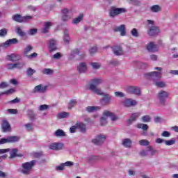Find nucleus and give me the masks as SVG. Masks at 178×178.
I'll list each match as a JSON object with an SVG mask.
<instances>
[{"label":"nucleus","instance_id":"f257e3e1","mask_svg":"<svg viewBox=\"0 0 178 178\" xmlns=\"http://www.w3.org/2000/svg\"><path fill=\"white\" fill-rule=\"evenodd\" d=\"M145 77L146 79H149V80H153L155 83V86L156 87H159L160 88H163V87H166V84L163 81H158V80H161L162 79V73L159 72H152L145 74Z\"/></svg>","mask_w":178,"mask_h":178},{"label":"nucleus","instance_id":"f03ea898","mask_svg":"<svg viewBox=\"0 0 178 178\" xmlns=\"http://www.w3.org/2000/svg\"><path fill=\"white\" fill-rule=\"evenodd\" d=\"M102 79H92V83L90 85L89 90L95 92V94H97V95H104V92L99 88H97V86H99V84H102Z\"/></svg>","mask_w":178,"mask_h":178},{"label":"nucleus","instance_id":"7ed1b4c3","mask_svg":"<svg viewBox=\"0 0 178 178\" xmlns=\"http://www.w3.org/2000/svg\"><path fill=\"white\" fill-rule=\"evenodd\" d=\"M36 163H37V161L35 160H32L31 161L22 163V173L24 175H30V173L31 172V170L34 166H35Z\"/></svg>","mask_w":178,"mask_h":178},{"label":"nucleus","instance_id":"20e7f679","mask_svg":"<svg viewBox=\"0 0 178 178\" xmlns=\"http://www.w3.org/2000/svg\"><path fill=\"white\" fill-rule=\"evenodd\" d=\"M13 19L17 23H29L30 20H33V16H24L16 14L13 16Z\"/></svg>","mask_w":178,"mask_h":178},{"label":"nucleus","instance_id":"39448f33","mask_svg":"<svg viewBox=\"0 0 178 178\" xmlns=\"http://www.w3.org/2000/svg\"><path fill=\"white\" fill-rule=\"evenodd\" d=\"M127 10L126 8H118L116 7H111L109 10V15L111 17H115L118 15H121V13H126Z\"/></svg>","mask_w":178,"mask_h":178},{"label":"nucleus","instance_id":"423d86ee","mask_svg":"<svg viewBox=\"0 0 178 178\" xmlns=\"http://www.w3.org/2000/svg\"><path fill=\"white\" fill-rule=\"evenodd\" d=\"M157 98L161 105H165L166 99L169 98V93L165 90H161L157 95Z\"/></svg>","mask_w":178,"mask_h":178},{"label":"nucleus","instance_id":"0eeeda50","mask_svg":"<svg viewBox=\"0 0 178 178\" xmlns=\"http://www.w3.org/2000/svg\"><path fill=\"white\" fill-rule=\"evenodd\" d=\"M19 140H20V137L15 136H8L7 138H3L0 140V145L8 143H17Z\"/></svg>","mask_w":178,"mask_h":178},{"label":"nucleus","instance_id":"6e6552de","mask_svg":"<svg viewBox=\"0 0 178 178\" xmlns=\"http://www.w3.org/2000/svg\"><path fill=\"white\" fill-rule=\"evenodd\" d=\"M126 91L129 94H134L135 95H140L141 89L137 86H128L126 88Z\"/></svg>","mask_w":178,"mask_h":178},{"label":"nucleus","instance_id":"1a4fd4ad","mask_svg":"<svg viewBox=\"0 0 178 178\" xmlns=\"http://www.w3.org/2000/svg\"><path fill=\"white\" fill-rule=\"evenodd\" d=\"M63 17L62 20L63 22H67L70 19H72V10H69L67 8H64L62 10Z\"/></svg>","mask_w":178,"mask_h":178},{"label":"nucleus","instance_id":"9d476101","mask_svg":"<svg viewBox=\"0 0 178 178\" xmlns=\"http://www.w3.org/2000/svg\"><path fill=\"white\" fill-rule=\"evenodd\" d=\"M24 67V63L23 62H19V63H10V64H7L6 65V67H7V69L9 70H12V69H22V67Z\"/></svg>","mask_w":178,"mask_h":178},{"label":"nucleus","instance_id":"9b49d317","mask_svg":"<svg viewBox=\"0 0 178 178\" xmlns=\"http://www.w3.org/2000/svg\"><path fill=\"white\" fill-rule=\"evenodd\" d=\"M105 140H106V137H105L104 135H99L97 136V138L92 140V143H93V144H95V145H101V144L104 143V141H105Z\"/></svg>","mask_w":178,"mask_h":178},{"label":"nucleus","instance_id":"f8f14e48","mask_svg":"<svg viewBox=\"0 0 178 178\" xmlns=\"http://www.w3.org/2000/svg\"><path fill=\"white\" fill-rule=\"evenodd\" d=\"M48 90V86H43L42 84L36 86L33 89V92H39L40 94H44Z\"/></svg>","mask_w":178,"mask_h":178},{"label":"nucleus","instance_id":"ddd939ff","mask_svg":"<svg viewBox=\"0 0 178 178\" xmlns=\"http://www.w3.org/2000/svg\"><path fill=\"white\" fill-rule=\"evenodd\" d=\"M57 44H58V42H56V40H55L54 39L49 40V43H48L49 51L50 52H54V51H56Z\"/></svg>","mask_w":178,"mask_h":178},{"label":"nucleus","instance_id":"4468645a","mask_svg":"<svg viewBox=\"0 0 178 178\" xmlns=\"http://www.w3.org/2000/svg\"><path fill=\"white\" fill-rule=\"evenodd\" d=\"M1 128L4 133H6V131H10V124L6 119L2 120Z\"/></svg>","mask_w":178,"mask_h":178},{"label":"nucleus","instance_id":"2eb2a0df","mask_svg":"<svg viewBox=\"0 0 178 178\" xmlns=\"http://www.w3.org/2000/svg\"><path fill=\"white\" fill-rule=\"evenodd\" d=\"M103 115L106 116V118H111V120L113 122H115V120H118L119 119V118H118V116L115 115L113 114V113H112L108 110H106L104 111Z\"/></svg>","mask_w":178,"mask_h":178},{"label":"nucleus","instance_id":"dca6fc26","mask_svg":"<svg viewBox=\"0 0 178 178\" xmlns=\"http://www.w3.org/2000/svg\"><path fill=\"white\" fill-rule=\"evenodd\" d=\"M123 104L124 106L127 107L136 106V105H137V101L133 99H127L124 101Z\"/></svg>","mask_w":178,"mask_h":178},{"label":"nucleus","instance_id":"f3484780","mask_svg":"<svg viewBox=\"0 0 178 178\" xmlns=\"http://www.w3.org/2000/svg\"><path fill=\"white\" fill-rule=\"evenodd\" d=\"M49 149H53L54 151H58L59 149H62L63 148V143H51L49 145Z\"/></svg>","mask_w":178,"mask_h":178},{"label":"nucleus","instance_id":"a211bd4d","mask_svg":"<svg viewBox=\"0 0 178 178\" xmlns=\"http://www.w3.org/2000/svg\"><path fill=\"white\" fill-rule=\"evenodd\" d=\"M115 31H120V35L122 37L126 35V26L124 24L117 26L114 29Z\"/></svg>","mask_w":178,"mask_h":178},{"label":"nucleus","instance_id":"6ab92c4d","mask_svg":"<svg viewBox=\"0 0 178 178\" xmlns=\"http://www.w3.org/2000/svg\"><path fill=\"white\" fill-rule=\"evenodd\" d=\"M147 49L149 52H156V51H158V47L153 42H150L147 46Z\"/></svg>","mask_w":178,"mask_h":178},{"label":"nucleus","instance_id":"aec40b11","mask_svg":"<svg viewBox=\"0 0 178 178\" xmlns=\"http://www.w3.org/2000/svg\"><path fill=\"white\" fill-rule=\"evenodd\" d=\"M149 35H156V34H159V28L157 26H152L149 28L148 31Z\"/></svg>","mask_w":178,"mask_h":178},{"label":"nucleus","instance_id":"412c9836","mask_svg":"<svg viewBox=\"0 0 178 178\" xmlns=\"http://www.w3.org/2000/svg\"><path fill=\"white\" fill-rule=\"evenodd\" d=\"M17 152H19V149L16 148L10 149V159H13V158H16V156H22V155L17 154Z\"/></svg>","mask_w":178,"mask_h":178},{"label":"nucleus","instance_id":"4be33fe9","mask_svg":"<svg viewBox=\"0 0 178 178\" xmlns=\"http://www.w3.org/2000/svg\"><path fill=\"white\" fill-rule=\"evenodd\" d=\"M102 105H108L111 102V96L105 95L104 97L100 100Z\"/></svg>","mask_w":178,"mask_h":178},{"label":"nucleus","instance_id":"5701e85b","mask_svg":"<svg viewBox=\"0 0 178 178\" xmlns=\"http://www.w3.org/2000/svg\"><path fill=\"white\" fill-rule=\"evenodd\" d=\"M7 59L11 62H16L20 59V56L17 54H11L7 56Z\"/></svg>","mask_w":178,"mask_h":178},{"label":"nucleus","instance_id":"b1692460","mask_svg":"<svg viewBox=\"0 0 178 178\" xmlns=\"http://www.w3.org/2000/svg\"><path fill=\"white\" fill-rule=\"evenodd\" d=\"M113 51L115 55L119 56L123 54V50H122V47H120V46H115L113 48Z\"/></svg>","mask_w":178,"mask_h":178},{"label":"nucleus","instance_id":"393cba45","mask_svg":"<svg viewBox=\"0 0 178 178\" xmlns=\"http://www.w3.org/2000/svg\"><path fill=\"white\" fill-rule=\"evenodd\" d=\"M52 22H47L44 23V27L42 29V33L45 34L49 31V27L52 26Z\"/></svg>","mask_w":178,"mask_h":178},{"label":"nucleus","instance_id":"a878e982","mask_svg":"<svg viewBox=\"0 0 178 178\" xmlns=\"http://www.w3.org/2000/svg\"><path fill=\"white\" fill-rule=\"evenodd\" d=\"M78 71L79 73H84L86 70H87V65H86V63H81L77 67Z\"/></svg>","mask_w":178,"mask_h":178},{"label":"nucleus","instance_id":"bb28decb","mask_svg":"<svg viewBox=\"0 0 178 178\" xmlns=\"http://www.w3.org/2000/svg\"><path fill=\"white\" fill-rule=\"evenodd\" d=\"M141 115V113H133L131 115L130 119L128 120V122H136L138 118H140V115Z\"/></svg>","mask_w":178,"mask_h":178},{"label":"nucleus","instance_id":"cd10ccee","mask_svg":"<svg viewBox=\"0 0 178 178\" xmlns=\"http://www.w3.org/2000/svg\"><path fill=\"white\" fill-rule=\"evenodd\" d=\"M76 127L81 131V133H86V124L82 122L76 123Z\"/></svg>","mask_w":178,"mask_h":178},{"label":"nucleus","instance_id":"c85d7f7f","mask_svg":"<svg viewBox=\"0 0 178 178\" xmlns=\"http://www.w3.org/2000/svg\"><path fill=\"white\" fill-rule=\"evenodd\" d=\"M83 14H80L78 17L72 19L73 24H79L83 20Z\"/></svg>","mask_w":178,"mask_h":178},{"label":"nucleus","instance_id":"c756f323","mask_svg":"<svg viewBox=\"0 0 178 178\" xmlns=\"http://www.w3.org/2000/svg\"><path fill=\"white\" fill-rule=\"evenodd\" d=\"M54 136H56V137H65L66 136V134H65V131H63V130L58 129L57 131H56Z\"/></svg>","mask_w":178,"mask_h":178},{"label":"nucleus","instance_id":"7c9ffc66","mask_svg":"<svg viewBox=\"0 0 178 178\" xmlns=\"http://www.w3.org/2000/svg\"><path fill=\"white\" fill-rule=\"evenodd\" d=\"M70 38L69 37V31L67 29L64 30V41L66 44H69Z\"/></svg>","mask_w":178,"mask_h":178},{"label":"nucleus","instance_id":"2f4dec72","mask_svg":"<svg viewBox=\"0 0 178 178\" xmlns=\"http://www.w3.org/2000/svg\"><path fill=\"white\" fill-rule=\"evenodd\" d=\"M17 33L20 35V37H24V38H27V36L26 35V33L23 30H22V28L20 26H18L17 28Z\"/></svg>","mask_w":178,"mask_h":178},{"label":"nucleus","instance_id":"473e14b6","mask_svg":"<svg viewBox=\"0 0 178 178\" xmlns=\"http://www.w3.org/2000/svg\"><path fill=\"white\" fill-rule=\"evenodd\" d=\"M19 40L16 38L9 39L6 42V45H12L13 44H17Z\"/></svg>","mask_w":178,"mask_h":178},{"label":"nucleus","instance_id":"72a5a7b5","mask_svg":"<svg viewBox=\"0 0 178 178\" xmlns=\"http://www.w3.org/2000/svg\"><path fill=\"white\" fill-rule=\"evenodd\" d=\"M122 144L124 147H131V140L129 138L124 139Z\"/></svg>","mask_w":178,"mask_h":178},{"label":"nucleus","instance_id":"f704fd0d","mask_svg":"<svg viewBox=\"0 0 178 178\" xmlns=\"http://www.w3.org/2000/svg\"><path fill=\"white\" fill-rule=\"evenodd\" d=\"M30 51H33V46L28 45L24 50V55L28 56L29 52H30Z\"/></svg>","mask_w":178,"mask_h":178},{"label":"nucleus","instance_id":"c9c22d12","mask_svg":"<svg viewBox=\"0 0 178 178\" xmlns=\"http://www.w3.org/2000/svg\"><path fill=\"white\" fill-rule=\"evenodd\" d=\"M100 108L97 106L87 107L88 112H94L95 111H99Z\"/></svg>","mask_w":178,"mask_h":178},{"label":"nucleus","instance_id":"e433bc0d","mask_svg":"<svg viewBox=\"0 0 178 178\" xmlns=\"http://www.w3.org/2000/svg\"><path fill=\"white\" fill-rule=\"evenodd\" d=\"M138 129H143L144 131L148 130L149 127L147 124H137Z\"/></svg>","mask_w":178,"mask_h":178},{"label":"nucleus","instance_id":"4c0bfd02","mask_svg":"<svg viewBox=\"0 0 178 178\" xmlns=\"http://www.w3.org/2000/svg\"><path fill=\"white\" fill-rule=\"evenodd\" d=\"M150 9L154 13L160 12L161 6H159V5H154V6H152Z\"/></svg>","mask_w":178,"mask_h":178},{"label":"nucleus","instance_id":"58836bf2","mask_svg":"<svg viewBox=\"0 0 178 178\" xmlns=\"http://www.w3.org/2000/svg\"><path fill=\"white\" fill-rule=\"evenodd\" d=\"M139 144L140 145H143L145 147H147L148 145H149V141L145 140V139H143L139 140Z\"/></svg>","mask_w":178,"mask_h":178},{"label":"nucleus","instance_id":"ea45409f","mask_svg":"<svg viewBox=\"0 0 178 178\" xmlns=\"http://www.w3.org/2000/svg\"><path fill=\"white\" fill-rule=\"evenodd\" d=\"M77 105V102L75 99L71 100V102L68 104V109H72L74 106Z\"/></svg>","mask_w":178,"mask_h":178},{"label":"nucleus","instance_id":"a19ab883","mask_svg":"<svg viewBox=\"0 0 178 178\" xmlns=\"http://www.w3.org/2000/svg\"><path fill=\"white\" fill-rule=\"evenodd\" d=\"M8 35V29L3 28L0 30V37H6Z\"/></svg>","mask_w":178,"mask_h":178},{"label":"nucleus","instance_id":"79ce46f5","mask_svg":"<svg viewBox=\"0 0 178 178\" xmlns=\"http://www.w3.org/2000/svg\"><path fill=\"white\" fill-rule=\"evenodd\" d=\"M68 116L69 113L67 112H63L58 114V118H60V119H65V118H68Z\"/></svg>","mask_w":178,"mask_h":178},{"label":"nucleus","instance_id":"37998d69","mask_svg":"<svg viewBox=\"0 0 178 178\" xmlns=\"http://www.w3.org/2000/svg\"><path fill=\"white\" fill-rule=\"evenodd\" d=\"M43 74H52L54 73V70L49 68H45L42 71Z\"/></svg>","mask_w":178,"mask_h":178},{"label":"nucleus","instance_id":"c03bdc74","mask_svg":"<svg viewBox=\"0 0 178 178\" xmlns=\"http://www.w3.org/2000/svg\"><path fill=\"white\" fill-rule=\"evenodd\" d=\"M14 92H15L14 89H10L6 92H0V96L3 95H9V94H13Z\"/></svg>","mask_w":178,"mask_h":178},{"label":"nucleus","instance_id":"a18cd8bd","mask_svg":"<svg viewBox=\"0 0 178 178\" xmlns=\"http://www.w3.org/2000/svg\"><path fill=\"white\" fill-rule=\"evenodd\" d=\"M143 122H145L146 123H148L149 122H151V117L149 115H145L142 117Z\"/></svg>","mask_w":178,"mask_h":178},{"label":"nucleus","instance_id":"49530a36","mask_svg":"<svg viewBox=\"0 0 178 178\" xmlns=\"http://www.w3.org/2000/svg\"><path fill=\"white\" fill-rule=\"evenodd\" d=\"M35 73V70H34L33 69H32L31 67L28 68L27 70V74L28 76H29V77H31V76Z\"/></svg>","mask_w":178,"mask_h":178},{"label":"nucleus","instance_id":"de8ad7c7","mask_svg":"<svg viewBox=\"0 0 178 178\" xmlns=\"http://www.w3.org/2000/svg\"><path fill=\"white\" fill-rule=\"evenodd\" d=\"M90 65L93 69H99L101 67V63H91Z\"/></svg>","mask_w":178,"mask_h":178},{"label":"nucleus","instance_id":"09e8293b","mask_svg":"<svg viewBox=\"0 0 178 178\" xmlns=\"http://www.w3.org/2000/svg\"><path fill=\"white\" fill-rule=\"evenodd\" d=\"M131 34L133 37H138V31H137V29L134 28L131 30Z\"/></svg>","mask_w":178,"mask_h":178},{"label":"nucleus","instance_id":"8fccbe9b","mask_svg":"<svg viewBox=\"0 0 178 178\" xmlns=\"http://www.w3.org/2000/svg\"><path fill=\"white\" fill-rule=\"evenodd\" d=\"M25 127L26 128L27 131H33V124L28 123L25 124Z\"/></svg>","mask_w":178,"mask_h":178},{"label":"nucleus","instance_id":"3c124183","mask_svg":"<svg viewBox=\"0 0 178 178\" xmlns=\"http://www.w3.org/2000/svg\"><path fill=\"white\" fill-rule=\"evenodd\" d=\"M37 56H38V54L37 53H33L31 55L26 56V58H28V59H34Z\"/></svg>","mask_w":178,"mask_h":178},{"label":"nucleus","instance_id":"603ef678","mask_svg":"<svg viewBox=\"0 0 178 178\" xmlns=\"http://www.w3.org/2000/svg\"><path fill=\"white\" fill-rule=\"evenodd\" d=\"M148 151L151 156L155 155V154H156V150L152 149L151 147H148Z\"/></svg>","mask_w":178,"mask_h":178},{"label":"nucleus","instance_id":"864d4df0","mask_svg":"<svg viewBox=\"0 0 178 178\" xmlns=\"http://www.w3.org/2000/svg\"><path fill=\"white\" fill-rule=\"evenodd\" d=\"M175 143V139H171L170 140H165V143L166 145H173Z\"/></svg>","mask_w":178,"mask_h":178},{"label":"nucleus","instance_id":"5fc2aeb1","mask_svg":"<svg viewBox=\"0 0 178 178\" xmlns=\"http://www.w3.org/2000/svg\"><path fill=\"white\" fill-rule=\"evenodd\" d=\"M140 155L141 156H147V155H149V151H148V147L147 150H143L140 152Z\"/></svg>","mask_w":178,"mask_h":178},{"label":"nucleus","instance_id":"6e6d98bb","mask_svg":"<svg viewBox=\"0 0 178 178\" xmlns=\"http://www.w3.org/2000/svg\"><path fill=\"white\" fill-rule=\"evenodd\" d=\"M71 55L72 56H76V55H80V51L76 49L71 52Z\"/></svg>","mask_w":178,"mask_h":178},{"label":"nucleus","instance_id":"4d7b16f0","mask_svg":"<svg viewBox=\"0 0 178 178\" xmlns=\"http://www.w3.org/2000/svg\"><path fill=\"white\" fill-rule=\"evenodd\" d=\"M7 112H8V113H11V115H16L17 113V110L9 108L7 110Z\"/></svg>","mask_w":178,"mask_h":178},{"label":"nucleus","instance_id":"13d9d810","mask_svg":"<svg viewBox=\"0 0 178 178\" xmlns=\"http://www.w3.org/2000/svg\"><path fill=\"white\" fill-rule=\"evenodd\" d=\"M162 137H170V132L168 131H164L162 134H161Z\"/></svg>","mask_w":178,"mask_h":178},{"label":"nucleus","instance_id":"bf43d9fd","mask_svg":"<svg viewBox=\"0 0 178 178\" xmlns=\"http://www.w3.org/2000/svg\"><path fill=\"white\" fill-rule=\"evenodd\" d=\"M97 51H98V49L97 48V47H92L89 50L90 55H92V54H95V52H97Z\"/></svg>","mask_w":178,"mask_h":178},{"label":"nucleus","instance_id":"052dcab7","mask_svg":"<svg viewBox=\"0 0 178 178\" xmlns=\"http://www.w3.org/2000/svg\"><path fill=\"white\" fill-rule=\"evenodd\" d=\"M77 129V124H76L74 126H72L70 129V133H76V129Z\"/></svg>","mask_w":178,"mask_h":178},{"label":"nucleus","instance_id":"680f3d73","mask_svg":"<svg viewBox=\"0 0 178 178\" xmlns=\"http://www.w3.org/2000/svg\"><path fill=\"white\" fill-rule=\"evenodd\" d=\"M100 122H101L102 126H105V124H106V123H108V122L106 121V118H102L100 119Z\"/></svg>","mask_w":178,"mask_h":178},{"label":"nucleus","instance_id":"e2e57ef3","mask_svg":"<svg viewBox=\"0 0 178 178\" xmlns=\"http://www.w3.org/2000/svg\"><path fill=\"white\" fill-rule=\"evenodd\" d=\"M39 109L40 111H47V109H48V105L47 104L40 105Z\"/></svg>","mask_w":178,"mask_h":178},{"label":"nucleus","instance_id":"0e129e2a","mask_svg":"<svg viewBox=\"0 0 178 178\" xmlns=\"http://www.w3.org/2000/svg\"><path fill=\"white\" fill-rule=\"evenodd\" d=\"M29 34L30 35H34V34H37V29H32L29 31Z\"/></svg>","mask_w":178,"mask_h":178},{"label":"nucleus","instance_id":"69168bd1","mask_svg":"<svg viewBox=\"0 0 178 178\" xmlns=\"http://www.w3.org/2000/svg\"><path fill=\"white\" fill-rule=\"evenodd\" d=\"M53 58L54 59H60V58H62V54L60 53H56L53 56Z\"/></svg>","mask_w":178,"mask_h":178},{"label":"nucleus","instance_id":"338daca9","mask_svg":"<svg viewBox=\"0 0 178 178\" xmlns=\"http://www.w3.org/2000/svg\"><path fill=\"white\" fill-rule=\"evenodd\" d=\"M34 158H40L42 156V152H35L33 153Z\"/></svg>","mask_w":178,"mask_h":178},{"label":"nucleus","instance_id":"774afa93","mask_svg":"<svg viewBox=\"0 0 178 178\" xmlns=\"http://www.w3.org/2000/svg\"><path fill=\"white\" fill-rule=\"evenodd\" d=\"M56 170H63L65 169V164L63 163L60 165H58L56 168Z\"/></svg>","mask_w":178,"mask_h":178}]
</instances>
